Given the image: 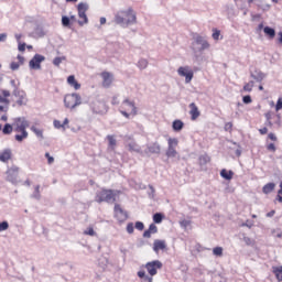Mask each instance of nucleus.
<instances>
[{"mask_svg":"<svg viewBox=\"0 0 282 282\" xmlns=\"http://www.w3.org/2000/svg\"><path fill=\"white\" fill-rule=\"evenodd\" d=\"M115 23H117V25H121V28L135 25V23H138V14L131 7L127 10H120L115 14Z\"/></svg>","mask_w":282,"mask_h":282,"instance_id":"f257e3e1","label":"nucleus"},{"mask_svg":"<svg viewBox=\"0 0 282 282\" xmlns=\"http://www.w3.org/2000/svg\"><path fill=\"white\" fill-rule=\"evenodd\" d=\"M162 267L163 264L162 261L160 260L150 261L145 263V265H143V268H145L147 271H144V269L139 270L137 272V276H139L141 282H153V276L158 274V270H162Z\"/></svg>","mask_w":282,"mask_h":282,"instance_id":"f03ea898","label":"nucleus"},{"mask_svg":"<svg viewBox=\"0 0 282 282\" xmlns=\"http://www.w3.org/2000/svg\"><path fill=\"white\" fill-rule=\"evenodd\" d=\"M15 133H22V135H15L17 142H23V140H28V127L30 123L24 118H17L13 123Z\"/></svg>","mask_w":282,"mask_h":282,"instance_id":"7ed1b4c3","label":"nucleus"},{"mask_svg":"<svg viewBox=\"0 0 282 282\" xmlns=\"http://www.w3.org/2000/svg\"><path fill=\"white\" fill-rule=\"evenodd\" d=\"M120 113L124 118H131V116H138V108L135 107V102L124 99L120 106Z\"/></svg>","mask_w":282,"mask_h":282,"instance_id":"20e7f679","label":"nucleus"},{"mask_svg":"<svg viewBox=\"0 0 282 282\" xmlns=\"http://www.w3.org/2000/svg\"><path fill=\"white\" fill-rule=\"evenodd\" d=\"M116 192L113 189H101L96 194L95 202L97 204H102V202H106L107 204L111 202H116Z\"/></svg>","mask_w":282,"mask_h":282,"instance_id":"39448f33","label":"nucleus"},{"mask_svg":"<svg viewBox=\"0 0 282 282\" xmlns=\"http://www.w3.org/2000/svg\"><path fill=\"white\" fill-rule=\"evenodd\" d=\"M14 97L12 107H25L28 105V94L23 89H13Z\"/></svg>","mask_w":282,"mask_h":282,"instance_id":"423d86ee","label":"nucleus"},{"mask_svg":"<svg viewBox=\"0 0 282 282\" xmlns=\"http://www.w3.org/2000/svg\"><path fill=\"white\" fill-rule=\"evenodd\" d=\"M64 105L66 109H76V107L82 105L80 95L76 93L66 95L64 97Z\"/></svg>","mask_w":282,"mask_h":282,"instance_id":"0eeeda50","label":"nucleus"},{"mask_svg":"<svg viewBox=\"0 0 282 282\" xmlns=\"http://www.w3.org/2000/svg\"><path fill=\"white\" fill-rule=\"evenodd\" d=\"M87 10H89V6L85 2H80L77 6V12H78V18H79V25H85L89 23V20L87 19Z\"/></svg>","mask_w":282,"mask_h":282,"instance_id":"6e6552de","label":"nucleus"},{"mask_svg":"<svg viewBox=\"0 0 282 282\" xmlns=\"http://www.w3.org/2000/svg\"><path fill=\"white\" fill-rule=\"evenodd\" d=\"M113 213H115V218L120 224H122V223L127 221V219H129V214L127 213V210H124L122 208V206L120 204H115Z\"/></svg>","mask_w":282,"mask_h":282,"instance_id":"1a4fd4ad","label":"nucleus"},{"mask_svg":"<svg viewBox=\"0 0 282 282\" xmlns=\"http://www.w3.org/2000/svg\"><path fill=\"white\" fill-rule=\"evenodd\" d=\"M177 74L178 76H183L185 78V83H191V80H193L194 73L188 66L178 67Z\"/></svg>","mask_w":282,"mask_h":282,"instance_id":"9d476101","label":"nucleus"},{"mask_svg":"<svg viewBox=\"0 0 282 282\" xmlns=\"http://www.w3.org/2000/svg\"><path fill=\"white\" fill-rule=\"evenodd\" d=\"M100 76L102 78L101 85L105 89H109L111 85H113V74L105 70L100 73Z\"/></svg>","mask_w":282,"mask_h":282,"instance_id":"9b49d317","label":"nucleus"},{"mask_svg":"<svg viewBox=\"0 0 282 282\" xmlns=\"http://www.w3.org/2000/svg\"><path fill=\"white\" fill-rule=\"evenodd\" d=\"M43 61H45V56L41 54H35L33 58L29 62V67L31 69H40Z\"/></svg>","mask_w":282,"mask_h":282,"instance_id":"f8f14e48","label":"nucleus"},{"mask_svg":"<svg viewBox=\"0 0 282 282\" xmlns=\"http://www.w3.org/2000/svg\"><path fill=\"white\" fill-rule=\"evenodd\" d=\"M17 177H19V166L12 165L7 170V181L14 184V182H17Z\"/></svg>","mask_w":282,"mask_h":282,"instance_id":"ddd939ff","label":"nucleus"},{"mask_svg":"<svg viewBox=\"0 0 282 282\" xmlns=\"http://www.w3.org/2000/svg\"><path fill=\"white\" fill-rule=\"evenodd\" d=\"M189 116L191 120H197V118L202 116V112L199 111V108L197 107L196 102L189 104Z\"/></svg>","mask_w":282,"mask_h":282,"instance_id":"4468645a","label":"nucleus"},{"mask_svg":"<svg viewBox=\"0 0 282 282\" xmlns=\"http://www.w3.org/2000/svg\"><path fill=\"white\" fill-rule=\"evenodd\" d=\"M10 160H12V150L11 149H4L0 152V162H3L4 164H7V162H9Z\"/></svg>","mask_w":282,"mask_h":282,"instance_id":"2eb2a0df","label":"nucleus"},{"mask_svg":"<svg viewBox=\"0 0 282 282\" xmlns=\"http://www.w3.org/2000/svg\"><path fill=\"white\" fill-rule=\"evenodd\" d=\"M153 250L156 254L160 253V250H166V241L160 239L154 240Z\"/></svg>","mask_w":282,"mask_h":282,"instance_id":"dca6fc26","label":"nucleus"},{"mask_svg":"<svg viewBox=\"0 0 282 282\" xmlns=\"http://www.w3.org/2000/svg\"><path fill=\"white\" fill-rule=\"evenodd\" d=\"M10 96H11L10 90H6V89L1 90V93H0V104L1 105H7V107H8V105H10V99H8V98H10Z\"/></svg>","mask_w":282,"mask_h":282,"instance_id":"f3484780","label":"nucleus"},{"mask_svg":"<svg viewBox=\"0 0 282 282\" xmlns=\"http://www.w3.org/2000/svg\"><path fill=\"white\" fill-rule=\"evenodd\" d=\"M126 147L130 153H140L142 151V148L135 141H130Z\"/></svg>","mask_w":282,"mask_h":282,"instance_id":"a211bd4d","label":"nucleus"},{"mask_svg":"<svg viewBox=\"0 0 282 282\" xmlns=\"http://www.w3.org/2000/svg\"><path fill=\"white\" fill-rule=\"evenodd\" d=\"M158 232V226H155V224H151L149 226V229H147L144 232H143V237L145 239H151V236L152 235H155Z\"/></svg>","mask_w":282,"mask_h":282,"instance_id":"6ab92c4d","label":"nucleus"},{"mask_svg":"<svg viewBox=\"0 0 282 282\" xmlns=\"http://www.w3.org/2000/svg\"><path fill=\"white\" fill-rule=\"evenodd\" d=\"M67 84L73 87L76 91H78V89H80V83H78V80H76V76L70 75L67 77Z\"/></svg>","mask_w":282,"mask_h":282,"instance_id":"aec40b11","label":"nucleus"},{"mask_svg":"<svg viewBox=\"0 0 282 282\" xmlns=\"http://www.w3.org/2000/svg\"><path fill=\"white\" fill-rule=\"evenodd\" d=\"M18 61L19 62H12L10 64V68L13 72H17V69H19L21 67V65H23V63H25V57H23L22 55H18Z\"/></svg>","mask_w":282,"mask_h":282,"instance_id":"412c9836","label":"nucleus"},{"mask_svg":"<svg viewBox=\"0 0 282 282\" xmlns=\"http://www.w3.org/2000/svg\"><path fill=\"white\" fill-rule=\"evenodd\" d=\"M274 188H276V184L268 183L262 187V193H264V195H270Z\"/></svg>","mask_w":282,"mask_h":282,"instance_id":"4be33fe9","label":"nucleus"},{"mask_svg":"<svg viewBox=\"0 0 282 282\" xmlns=\"http://www.w3.org/2000/svg\"><path fill=\"white\" fill-rule=\"evenodd\" d=\"M196 43L198 45H202V50H208L210 47V44H208V42L206 40H204V37H202V35H198L196 37Z\"/></svg>","mask_w":282,"mask_h":282,"instance_id":"5701e85b","label":"nucleus"},{"mask_svg":"<svg viewBox=\"0 0 282 282\" xmlns=\"http://www.w3.org/2000/svg\"><path fill=\"white\" fill-rule=\"evenodd\" d=\"M55 129H63L65 131V127H67V124H69V119H64L63 123L58 120H54L53 122Z\"/></svg>","mask_w":282,"mask_h":282,"instance_id":"b1692460","label":"nucleus"},{"mask_svg":"<svg viewBox=\"0 0 282 282\" xmlns=\"http://www.w3.org/2000/svg\"><path fill=\"white\" fill-rule=\"evenodd\" d=\"M235 175V172H232L231 170H226V169H223L220 171V176L224 178V180H232V176Z\"/></svg>","mask_w":282,"mask_h":282,"instance_id":"393cba45","label":"nucleus"},{"mask_svg":"<svg viewBox=\"0 0 282 282\" xmlns=\"http://www.w3.org/2000/svg\"><path fill=\"white\" fill-rule=\"evenodd\" d=\"M272 272L275 274V278L279 282H282V265L272 267Z\"/></svg>","mask_w":282,"mask_h":282,"instance_id":"a878e982","label":"nucleus"},{"mask_svg":"<svg viewBox=\"0 0 282 282\" xmlns=\"http://www.w3.org/2000/svg\"><path fill=\"white\" fill-rule=\"evenodd\" d=\"M107 140H108V147L113 151L116 149V145L118 144V142L116 141V137L109 134L107 135Z\"/></svg>","mask_w":282,"mask_h":282,"instance_id":"bb28decb","label":"nucleus"},{"mask_svg":"<svg viewBox=\"0 0 282 282\" xmlns=\"http://www.w3.org/2000/svg\"><path fill=\"white\" fill-rule=\"evenodd\" d=\"M263 32L267 36H269V39H274V36H276V31H274V29L270 28V26H265L263 29Z\"/></svg>","mask_w":282,"mask_h":282,"instance_id":"cd10ccee","label":"nucleus"},{"mask_svg":"<svg viewBox=\"0 0 282 282\" xmlns=\"http://www.w3.org/2000/svg\"><path fill=\"white\" fill-rule=\"evenodd\" d=\"M172 127L174 131H182L184 129V122L182 120H174Z\"/></svg>","mask_w":282,"mask_h":282,"instance_id":"c85d7f7f","label":"nucleus"},{"mask_svg":"<svg viewBox=\"0 0 282 282\" xmlns=\"http://www.w3.org/2000/svg\"><path fill=\"white\" fill-rule=\"evenodd\" d=\"M137 67H139V69H147V67H149V61L144 58L139 59Z\"/></svg>","mask_w":282,"mask_h":282,"instance_id":"c756f323","label":"nucleus"},{"mask_svg":"<svg viewBox=\"0 0 282 282\" xmlns=\"http://www.w3.org/2000/svg\"><path fill=\"white\" fill-rule=\"evenodd\" d=\"M13 129H14V128H12V124L6 123L4 127H3V129H2V133H3L4 135H10V133H12Z\"/></svg>","mask_w":282,"mask_h":282,"instance_id":"7c9ffc66","label":"nucleus"},{"mask_svg":"<svg viewBox=\"0 0 282 282\" xmlns=\"http://www.w3.org/2000/svg\"><path fill=\"white\" fill-rule=\"evenodd\" d=\"M166 155L167 158H176L177 150H175L173 147H167Z\"/></svg>","mask_w":282,"mask_h":282,"instance_id":"2f4dec72","label":"nucleus"},{"mask_svg":"<svg viewBox=\"0 0 282 282\" xmlns=\"http://www.w3.org/2000/svg\"><path fill=\"white\" fill-rule=\"evenodd\" d=\"M213 254H214L215 257H224V248H221V247H215V248L213 249Z\"/></svg>","mask_w":282,"mask_h":282,"instance_id":"473e14b6","label":"nucleus"},{"mask_svg":"<svg viewBox=\"0 0 282 282\" xmlns=\"http://www.w3.org/2000/svg\"><path fill=\"white\" fill-rule=\"evenodd\" d=\"M164 219V215L156 213L153 215V221L154 224H162V220Z\"/></svg>","mask_w":282,"mask_h":282,"instance_id":"72a5a7b5","label":"nucleus"},{"mask_svg":"<svg viewBox=\"0 0 282 282\" xmlns=\"http://www.w3.org/2000/svg\"><path fill=\"white\" fill-rule=\"evenodd\" d=\"M208 162H210V156H208V155H206V154L199 156V164H200L202 166L208 164Z\"/></svg>","mask_w":282,"mask_h":282,"instance_id":"f704fd0d","label":"nucleus"},{"mask_svg":"<svg viewBox=\"0 0 282 282\" xmlns=\"http://www.w3.org/2000/svg\"><path fill=\"white\" fill-rule=\"evenodd\" d=\"M251 77L254 78V80H257L258 83H261V80L265 78V75L261 72H259L257 75L251 73Z\"/></svg>","mask_w":282,"mask_h":282,"instance_id":"c9c22d12","label":"nucleus"},{"mask_svg":"<svg viewBox=\"0 0 282 282\" xmlns=\"http://www.w3.org/2000/svg\"><path fill=\"white\" fill-rule=\"evenodd\" d=\"M253 87H254V82H249V83L245 84L242 90L250 93V91H252Z\"/></svg>","mask_w":282,"mask_h":282,"instance_id":"e433bc0d","label":"nucleus"},{"mask_svg":"<svg viewBox=\"0 0 282 282\" xmlns=\"http://www.w3.org/2000/svg\"><path fill=\"white\" fill-rule=\"evenodd\" d=\"M31 131H33V133H35V135H37V138H43V130L33 126V127H31Z\"/></svg>","mask_w":282,"mask_h":282,"instance_id":"4c0bfd02","label":"nucleus"},{"mask_svg":"<svg viewBox=\"0 0 282 282\" xmlns=\"http://www.w3.org/2000/svg\"><path fill=\"white\" fill-rule=\"evenodd\" d=\"M167 144H169V147H172L175 149V147H177V144H180V141H177V139L170 138L167 140Z\"/></svg>","mask_w":282,"mask_h":282,"instance_id":"58836bf2","label":"nucleus"},{"mask_svg":"<svg viewBox=\"0 0 282 282\" xmlns=\"http://www.w3.org/2000/svg\"><path fill=\"white\" fill-rule=\"evenodd\" d=\"M264 118H267V121H268V126L269 127H272V111H268L264 113Z\"/></svg>","mask_w":282,"mask_h":282,"instance_id":"ea45409f","label":"nucleus"},{"mask_svg":"<svg viewBox=\"0 0 282 282\" xmlns=\"http://www.w3.org/2000/svg\"><path fill=\"white\" fill-rule=\"evenodd\" d=\"M84 235H88L89 237H96V231L94 230V227H88L85 231Z\"/></svg>","mask_w":282,"mask_h":282,"instance_id":"a19ab883","label":"nucleus"},{"mask_svg":"<svg viewBox=\"0 0 282 282\" xmlns=\"http://www.w3.org/2000/svg\"><path fill=\"white\" fill-rule=\"evenodd\" d=\"M213 39L214 41H219V36H221V31L217 30V29H213Z\"/></svg>","mask_w":282,"mask_h":282,"instance_id":"79ce46f5","label":"nucleus"},{"mask_svg":"<svg viewBox=\"0 0 282 282\" xmlns=\"http://www.w3.org/2000/svg\"><path fill=\"white\" fill-rule=\"evenodd\" d=\"M10 85L13 87V89H19L21 82H19V79H11Z\"/></svg>","mask_w":282,"mask_h":282,"instance_id":"37998d69","label":"nucleus"},{"mask_svg":"<svg viewBox=\"0 0 282 282\" xmlns=\"http://www.w3.org/2000/svg\"><path fill=\"white\" fill-rule=\"evenodd\" d=\"M69 18H67V15H63L62 17V25H64V28H69Z\"/></svg>","mask_w":282,"mask_h":282,"instance_id":"c03bdc74","label":"nucleus"},{"mask_svg":"<svg viewBox=\"0 0 282 282\" xmlns=\"http://www.w3.org/2000/svg\"><path fill=\"white\" fill-rule=\"evenodd\" d=\"M63 61H65V57H55L53 59V65H55V67H58L61 63H63Z\"/></svg>","mask_w":282,"mask_h":282,"instance_id":"a18cd8bd","label":"nucleus"},{"mask_svg":"<svg viewBox=\"0 0 282 282\" xmlns=\"http://www.w3.org/2000/svg\"><path fill=\"white\" fill-rule=\"evenodd\" d=\"M10 228V224L8 221L0 223V232H3V230H8Z\"/></svg>","mask_w":282,"mask_h":282,"instance_id":"49530a36","label":"nucleus"},{"mask_svg":"<svg viewBox=\"0 0 282 282\" xmlns=\"http://www.w3.org/2000/svg\"><path fill=\"white\" fill-rule=\"evenodd\" d=\"M267 150L270 151L271 153H276V145H274V143H269L267 145Z\"/></svg>","mask_w":282,"mask_h":282,"instance_id":"de8ad7c7","label":"nucleus"},{"mask_svg":"<svg viewBox=\"0 0 282 282\" xmlns=\"http://www.w3.org/2000/svg\"><path fill=\"white\" fill-rule=\"evenodd\" d=\"M242 102L245 105H250V102H252V97H250V95L242 97Z\"/></svg>","mask_w":282,"mask_h":282,"instance_id":"09e8293b","label":"nucleus"},{"mask_svg":"<svg viewBox=\"0 0 282 282\" xmlns=\"http://www.w3.org/2000/svg\"><path fill=\"white\" fill-rule=\"evenodd\" d=\"M134 228H137V230H144V223L137 221Z\"/></svg>","mask_w":282,"mask_h":282,"instance_id":"8fccbe9b","label":"nucleus"},{"mask_svg":"<svg viewBox=\"0 0 282 282\" xmlns=\"http://www.w3.org/2000/svg\"><path fill=\"white\" fill-rule=\"evenodd\" d=\"M282 109V98L280 97L275 105V111H281Z\"/></svg>","mask_w":282,"mask_h":282,"instance_id":"3c124183","label":"nucleus"},{"mask_svg":"<svg viewBox=\"0 0 282 282\" xmlns=\"http://www.w3.org/2000/svg\"><path fill=\"white\" fill-rule=\"evenodd\" d=\"M133 230H134V227H133L132 223H129L127 225V232H129V235H133Z\"/></svg>","mask_w":282,"mask_h":282,"instance_id":"603ef678","label":"nucleus"},{"mask_svg":"<svg viewBox=\"0 0 282 282\" xmlns=\"http://www.w3.org/2000/svg\"><path fill=\"white\" fill-rule=\"evenodd\" d=\"M45 158L47 159V164H54V159L48 152L45 153Z\"/></svg>","mask_w":282,"mask_h":282,"instance_id":"864d4df0","label":"nucleus"},{"mask_svg":"<svg viewBox=\"0 0 282 282\" xmlns=\"http://www.w3.org/2000/svg\"><path fill=\"white\" fill-rule=\"evenodd\" d=\"M242 241H245V243L247 245V246H252V239L250 238V237H243L242 238Z\"/></svg>","mask_w":282,"mask_h":282,"instance_id":"5fc2aeb1","label":"nucleus"},{"mask_svg":"<svg viewBox=\"0 0 282 282\" xmlns=\"http://www.w3.org/2000/svg\"><path fill=\"white\" fill-rule=\"evenodd\" d=\"M272 235L274 237H276L278 239H281L282 238V231L281 230H273L272 231Z\"/></svg>","mask_w":282,"mask_h":282,"instance_id":"6e6d98bb","label":"nucleus"},{"mask_svg":"<svg viewBox=\"0 0 282 282\" xmlns=\"http://www.w3.org/2000/svg\"><path fill=\"white\" fill-rule=\"evenodd\" d=\"M268 139L271 140L272 142H276V140H278L276 134H274V133H272V132H270V133L268 134Z\"/></svg>","mask_w":282,"mask_h":282,"instance_id":"4d7b16f0","label":"nucleus"},{"mask_svg":"<svg viewBox=\"0 0 282 282\" xmlns=\"http://www.w3.org/2000/svg\"><path fill=\"white\" fill-rule=\"evenodd\" d=\"M151 153H160V147L154 145L153 148H150Z\"/></svg>","mask_w":282,"mask_h":282,"instance_id":"13d9d810","label":"nucleus"},{"mask_svg":"<svg viewBox=\"0 0 282 282\" xmlns=\"http://www.w3.org/2000/svg\"><path fill=\"white\" fill-rule=\"evenodd\" d=\"M225 131H232V122H227L225 124Z\"/></svg>","mask_w":282,"mask_h":282,"instance_id":"bf43d9fd","label":"nucleus"},{"mask_svg":"<svg viewBox=\"0 0 282 282\" xmlns=\"http://www.w3.org/2000/svg\"><path fill=\"white\" fill-rule=\"evenodd\" d=\"M18 50L19 52H25V43H20Z\"/></svg>","mask_w":282,"mask_h":282,"instance_id":"052dcab7","label":"nucleus"},{"mask_svg":"<svg viewBox=\"0 0 282 282\" xmlns=\"http://www.w3.org/2000/svg\"><path fill=\"white\" fill-rule=\"evenodd\" d=\"M259 133H260V135H265L268 133V129L265 127L261 128V129H259Z\"/></svg>","mask_w":282,"mask_h":282,"instance_id":"680f3d73","label":"nucleus"},{"mask_svg":"<svg viewBox=\"0 0 282 282\" xmlns=\"http://www.w3.org/2000/svg\"><path fill=\"white\" fill-rule=\"evenodd\" d=\"M8 39V35L6 33L0 34V43H3Z\"/></svg>","mask_w":282,"mask_h":282,"instance_id":"e2e57ef3","label":"nucleus"},{"mask_svg":"<svg viewBox=\"0 0 282 282\" xmlns=\"http://www.w3.org/2000/svg\"><path fill=\"white\" fill-rule=\"evenodd\" d=\"M35 194H36L37 196L41 195V185H36V186H35Z\"/></svg>","mask_w":282,"mask_h":282,"instance_id":"0e129e2a","label":"nucleus"},{"mask_svg":"<svg viewBox=\"0 0 282 282\" xmlns=\"http://www.w3.org/2000/svg\"><path fill=\"white\" fill-rule=\"evenodd\" d=\"M275 213H276V212L271 210V212H269V213L267 214V217H274Z\"/></svg>","mask_w":282,"mask_h":282,"instance_id":"69168bd1","label":"nucleus"},{"mask_svg":"<svg viewBox=\"0 0 282 282\" xmlns=\"http://www.w3.org/2000/svg\"><path fill=\"white\" fill-rule=\"evenodd\" d=\"M275 199H276L280 204H282V196H281V195H278Z\"/></svg>","mask_w":282,"mask_h":282,"instance_id":"338daca9","label":"nucleus"},{"mask_svg":"<svg viewBox=\"0 0 282 282\" xmlns=\"http://www.w3.org/2000/svg\"><path fill=\"white\" fill-rule=\"evenodd\" d=\"M279 42L282 44V32L279 33Z\"/></svg>","mask_w":282,"mask_h":282,"instance_id":"774afa93","label":"nucleus"}]
</instances>
